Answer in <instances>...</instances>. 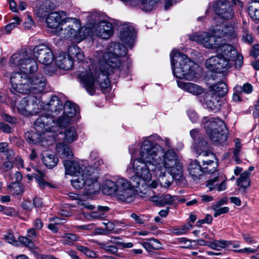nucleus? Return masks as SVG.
Wrapping results in <instances>:
<instances>
[{"label": "nucleus", "instance_id": "1", "mask_svg": "<svg viewBox=\"0 0 259 259\" xmlns=\"http://www.w3.org/2000/svg\"><path fill=\"white\" fill-rule=\"evenodd\" d=\"M176 156L173 150L166 151L161 146L152 142L151 140H144L140 148V157L132 162V167L135 174L132 178L134 186L140 188L146 185V182L152 179L151 172L163 170L164 168L172 174H177L179 168L172 169L171 165L175 163ZM179 167V165H177Z\"/></svg>", "mask_w": 259, "mask_h": 259}, {"label": "nucleus", "instance_id": "2", "mask_svg": "<svg viewBox=\"0 0 259 259\" xmlns=\"http://www.w3.org/2000/svg\"><path fill=\"white\" fill-rule=\"evenodd\" d=\"M112 46L113 50L104 53L99 60L100 69L95 72L97 77L95 78L91 70L80 71L78 75L81 83L91 95L95 93L96 79L102 89H106L110 85L109 78L110 72L116 73V76L119 74L122 67L120 57L126 55L127 49L126 47L119 43H114Z\"/></svg>", "mask_w": 259, "mask_h": 259}, {"label": "nucleus", "instance_id": "3", "mask_svg": "<svg viewBox=\"0 0 259 259\" xmlns=\"http://www.w3.org/2000/svg\"><path fill=\"white\" fill-rule=\"evenodd\" d=\"M65 174L76 177L71 181L72 186L76 190L84 189L83 193L91 196L98 193L100 184L93 171L89 170L83 164L76 161L64 160Z\"/></svg>", "mask_w": 259, "mask_h": 259}, {"label": "nucleus", "instance_id": "4", "mask_svg": "<svg viewBox=\"0 0 259 259\" xmlns=\"http://www.w3.org/2000/svg\"><path fill=\"white\" fill-rule=\"evenodd\" d=\"M170 57L172 72L176 77L187 80H193L198 77L200 69L185 54L173 50Z\"/></svg>", "mask_w": 259, "mask_h": 259}, {"label": "nucleus", "instance_id": "5", "mask_svg": "<svg viewBox=\"0 0 259 259\" xmlns=\"http://www.w3.org/2000/svg\"><path fill=\"white\" fill-rule=\"evenodd\" d=\"M216 52L217 55L206 60V68L210 71L219 73L228 70L233 65V60L237 55V50L226 44L217 49Z\"/></svg>", "mask_w": 259, "mask_h": 259}, {"label": "nucleus", "instance_id": "6", "mask_svg": "<svg viewBox=\"0 0 259 259\" xmlns=\"http://www.w3.org/2000/svg\"><path fill=\"white\" fill-rule=\"evenodd\" d=\"M134 188L136 187L134 186V184H131L126 179L116 177L104 181L102 191L107 195H116L118 200L129 203L134 199Z\"/></svg>", "mask_w": 259, "mask_h": 259}, {"label": "nucleus", "instance_id": "7", "mask_svg": "<svg viewBox=\"0 0 259 259\" xmlns=\"http://www.w3.org/2000/svg\"><path fill=\"white\" fill-rule=\"evenodd\" d=\"M63 23L62 27L56 30L55 35L76 41H80L90 35L89 29L85 28L82 32L80 22L75 18H67Z\"/></svg>", "mask_w": 259, "mask_h": 259}, {"label": "nucleus", "instance_id": "8", "mask_svg": "<svg viewBox=\"0 0 259 259\" xmlns=\"http://www.w3.org/2000/svg\"><path fill=\"white\" fill-rule=\"evenodd\" d=\"M205 131L215 144L224 143L228 138V130L224 122L219 118H212L204 124Z\"/></svg>", "mask_w": 259, "mask_h": 259}, {"label": "nucleus", "instance_id": "9", "mask_svg": "<svg viewBox=\"0 0 259 259\" xmlns=\"http://www.w3.org/2000/svg\"><path fill=\"white\" fill-rule=\"evenodd\" d=\"M53 120L51 117L46 116H39L34 122V131L27 132L25 133V138L30 144H36L40 142L41 138V134L45 132L54 131V126L52 125Z\"/></svg>", "mask_w": 259, "mask_h": 259}, {"label": "nucleus", "instance_id": "10", "mask_svg": "<svg viewBox=\"0 0 259 259\" xmlns=\"http://www.w3.org/2000/svg\"><path fill=\"white\" fill-rule=\"evenodd\" d=\"M89 17L91 23H93L90 28V32L93 36L106 39L112 35L113 29L112 24L103 19L101 15L98 13H93Z\"/></svg>", "mask_w": 259, "mask_h": 259}, {"label": "nucleus", "instance_id": "11", "mask_svg": "<svg viewBox=\"0 0 259 259\" xmlns=\"http://www.w3.org/2000/svg\"><path fill=\"white\" fill-rule=\"evenodd\" d=\"M190 38L191 40L209 49H215L217 50L221 45L226 44L225 39L221 38L220 37H218L217 35H215L213 29L212 30V33L206 32L195 33Z\"/></svg>", "mask_w": 259, "mask_h": 259}, {"label": "nucleus", "instance_id": "12", "mask_svg": "<svg viewBox=\"0 0 259 259\" xmlns=\"http://www.w3.org/2000/svg\"><path fill=\"white\" fill-rule=\"evenodd\" d=\"M173 153L176 156L175 159V163L172 164L171 167L172 169H175L179 168L177 167V165L179 164L180 169L179 174H177V172H176L177 174H172L170 171L168 170L165 168L164 170H163V172L161 170H156L155 172H156V175L158 176V180L161 186L165 188H168L171 186L173 182L174 178L179 179L181 178L183 175V163L180 157L174 150Z\"/></svg>", "mask_w": 259, "mask_h": 259}, {"label": "nucleus", "instance_id": "13", "mask_svg": "<svg viewBox=\"0 0 259 259\" xmlns=\"http://www.w3.org/2000/svg\"><path fill=\"white\" fill-rule=\"evenodd\" d=\"M44 103L36 96H28L22 99L17 105L18 111L25 116L35 114L44 110Z\"/></svg>", "mask_w": 259, "mask_h": 259}, {"label": "nucleus", "instance_id": "14", "mask_svg": "<svg viewBox=\"0 0 259 259\" xmlns=\"http://www.w3.org/2000/svg\"><path fill=\"white\" fill-rule=\"evenodd\" d=\"M11 61L20 68L21 72H19L21 73H32L36 71L38 69L36 62L30 59L25 52L14 54L11 57Z\"/></svg>", "mask_w": 259, "mask_h": 259}, {"label": "nucleus", "instance_id": "15", "mask_svg": "<svg viewBox=\"0 0 259 259\" xmlns=\"http://www.w3.org/2000/svg\"><path fill=\"white\" fill-rule=\"evenodd\" d=\"M10 81L12 89L16 92L22 94L31 93L30 78L27 74L19 72H13Z\"/></svg>", "mask_w": 259, "mask_h": 259}, {"label": "nucleus", "instance_id": "16", "mask_svg": "<svg viewBox=\"0 0 259 259\" xmlns=\"http://www.w3.org/2000/svg\"><path fill=\"white\" fill-rule=\"evenodd\" d=\"M207 143L204 141L202 140L198 143V147H194V149L195 150L196 154L199 156H204L205 157L209 156L211 159L205 158L202 159L203 165L204 166V169L206 172L209 173H213L216 170V163L214 162L213 159H215L214 155L210 152L202 150L200 147H205Z\"/></svg>", "mask_w": 259, "mask_h": 259}, {"label": "nucleus", "instance_id": "17", "mask_svg": "<svg viewBox=\"0 0 259 259\" xmlns=\"http://www.w3.org/2000/svg\"><path fill=\"white\" fill-rule=\"evenodd\" d=\"M215 13L221 18L226 20L232 19L235 15L231 4L226 0H219L214 5Z\"/></svg>", "mask_w": 259, "mask_h": 259}, {"label": "nucleus", "instance_id": "18", "mask_svg": "<svg viewBox=\"0 0 259 259\" xmlns=\"http://www.w3.org/2000/svg\"><path fill=\"white\" fill-rule=\"evenodd\" d=\"M33 55L37 61L45 65L51 64L54 56L51 50L45 45H39L33 49Z\"/></svg>", "mask_w": 259, "mask_h": 259}, {"label": "nucleus", "instance_id": "19", "mask_svg": "<svg viewBox=\"0 0 259 259\" xmlns=\"http://www.w3.org/2000/svg\"><path fill=\"white\" fill-rule=\"evenodd\" d=\"M66 13L63 11L54 12L50 13L47 17L46 22L47 26L53 29V32L56 34L58 30L64 24L66 20Z\"/></svg>", "mask_w": 259, "mask_h": 259}, {"label": "nucleus", "instance_id": "20", "mask_svg": "<svg viewBox=\"0 0 259 259\" xmlns=\"http://www.w3.org/2000/svg\"><path fill=\"white\" fill-rule=\"evenodd\" d=\"M119 37L121 41L126 47L132 48L135 42L136 32L134 28L125 24L120 27Z\"/></svg>", "mask_w": 259, "mask_h": 259}, {"label": "nucleus", "instance_id": "21", "mask_svg": "<svg viewBox=\"0 0 259 259\" xmlns=\"http://www.w3.org/2000/svg\"><path fill=\"white\" fill-rule=\"evenodd\" d=\"M63 105L62 101L56 96L52 97L49 102L46 103L44 106V110L48 112L47 115H43L51 117L53 119V117L57 116L62 111Z\"/></svg>", "mask_w": 259, "mask_h": 259}, {"label": "nucleus", "instance_id": "22", "mask_svg": "<svg viewBox=\"0 0 259 259\" xmlns=\"http://www.w3.org/2000/svg\"><path fill=\"white\" fill-rule=\"evenodd\" d=\"M31 93L39 94L42 92L46 86V79L40 74L35 75L30 78Z\"/></svg>", "mask_w": 259, "mask_h": 259}, {"label": "nucleus", "instance_id": "23", "mask_svg": "<svg viewBox=\"0 0 259 259\" xmlns=\"http://www.w3.org/2000/svg\"><path fill=\"white\" fill-rule=\"evenodd\" d=\"M213 31L215 35H217L218 37L221 38L226 37L232 39L237 36L235 28L231 25H217L213 28Z\"/></svg>", "mask_w": 259, "mask_h": 259}, {"label": "nucleus", "instance_id": "24", "mask_svg": "<svg viewBox=\"0 0 259 259\" xmlns=\"http://www.w3.org/2000/svg\"><path fill=\"white\" fill-rule=\"evenodd\" d=\"M178 86L183 91L195 96L202 94L204 89L200 85L192 82H186L183 81H177Z\"/></svg>", "mask_w": 259, "mask_h": 259}, {"label": "nucleus", "instance_id": "25", "mask_svg": "<svg viewBox=\"0 0 259 259\" xmlns=\"http://www.w3.org/2000/svg\"><path fill=\"white\" fill-rule=\"evenodd\" d=\"M177 197L171 196L169 194L161 195H154L150 197L149 200L159 206L171 204L176 200Z\"/></svg>", "mask_w": 259, "mask_h": 259}, {"label": "nucleus", "instance_id": "26", "mask_svg": "<svg viewBox=\"0 0 259 259\" xmlns=\"http://www.w3.org/2000/svg\"><path fill=\"white\" fill-rule=\"evenodd\" d=\"M57 65L61 69L64 70H69L73 65V62L72 57L66 55L65 53L61 52L56 58Z\"/></svg>", "mask_w": 259, "mask_h": 259}, {"label": "nucleus", "instance_id": "27", "mask_svg": "<svg viewBox=\"0 0 259 259\" xmlns=\"http://www.w3.org/2000/svg\"><path fill=\"white\" fill-rule=\"evenodd\" d=\"M56 150L60 157L64 160L71 159L73 154L69 145L64 143H60L56 145Z\"/></svg>", "mask_w": 259, "mask_h": 259}, {"label": "nucleus", "instance_id": "28", "mask_svg": "<svg viewBox=\"0 0 259 259\" xmlns=\"http://www.w3.org/2000/svg\"><path fill=\"white\" fill-rule=\"evenodd\" d=\"M188 171L191 177L195 181L199 180L203 174L202 168L199 163L196 160H192L190 162Z\"/></svg>", "mask_w": 259, "mask_h": 259}, {"label": "nucleus", "instance_id": "29", "mask_svg": "<svg viewBox=\"0 0 259 259\" xmlns=\"http://www.w3.org/2000/svg\"><path fill=\"white\" fill-rule=\"evenodd\" d=\"M149 182H146V185L144 187L141 186L140 188H137L139 189L138 191H139V193H141L140 196L143 198L149 197V199L151 194L154 193L150 188L155 189L158 186V183L156 180H153L150 183Z\"/></svg>", "mask_w": 259, "mask_h": 259}, {"label": "nucleus", "instance_id": "30", "mask_svg": "<svg viewBox=\"0 0 259 259\" xmlns=\"http://www.w3.org/2000/svg\"><path fill=\"white\" fill-rule=\"evenodd\" d=\"M219 178L215 177L214 178L207 181L206 186L210 191L217 190L222 191L226 189V183L225 180L222 181L220 184L218 183Z\"/></svg>", "mask_w": 259, "mask_h": 259}, {"label": "nucleus", "instance_id": "31", "mask_svg": "<svg viewBox=\"0 0 259 259\" xmlns=\"http://www.w3.org/2000/svg\"><path fill=\"white\" fill-rule=\"evenodd\" d=\"M42 162L49 168L55 166L58 161V158L53 153L46 151L42 153Z\"/></svg>", "mask_w": 259, "mask_h": 259}, {"label": "nucleus", "instance_id": "32", "mask_svg": "<svg viewBox=\"0 0 259 259\" xmlns=\"http://www.w3.org/2000/svg\"><path fill=\"white\" fill-rule=\"evenodd\" d=\"M250 176L246 173V172H243L241 174L236 180V183L237 186L239 187V190L245 192L246 190L250 187Z\"/></svg>", "mask_w": 259, "mask_h": 259}, {"label": "nucleus", "instance_id": "33", "mask_svg": "<svg viewBox=\"0 0 259 259\" xmlns=\"http://www.w3.org/2000/svg\"><path fill=\"white\" fill-rule=\"evenodd\" d=\"M69 55L72 58H76L78 62H82L84 59V55L80 49L76 45H73L69 47L68 49Z\"/></svg>", "mask_w": 259, "mask_h": 259}, {"label": "nucleus", "instance_id": "34", "mask_svg": "<svg viewBox=\"0 0 259 259\" xmlns=\"http://www.w3.org/2000/svg\"><path fill=\"white\" fill-rule=\"evenodd\" d=\"M73 118L69 117L66 115H65L63 113V115L58 118L57 119L56 122H54V119L52 125H54V131H51V132H56V128L57 127V126L59 127H65L67 126L68 125L71 124L73 121Z\"/></svg>", "mask_w": 259, "mask_h": 259}, {"label": "nucleus", "instance_id": "35", "mask_svg": "<svg viewBox=\"0 0 259 259\" xmlns=\"http://www.w3.org/2000/svg\"><path fill=\"white\" fill-rule=\"evenodd\" d=\"M143 247L148 251H151L152 249L157 250L161 248L160 242L156 239H151L147 241L141 243Z\"/></svg>", "mask_w": 259, "mask_h": 259}, {"label": "nucleus", "instance_id": "36", "mask_svg": "<svg viewBox=\"0 0 259 259\" xmlns=\"http://www.w3.org/2000/svg\"><path fill=\"white\" fill-rule=\"evenodd\" d=\"M248 9L250 17L259 21V2L255 1L249 3Z\"/></svg>", "mask_w": 259, "mask_h": 259}, {"label": "nucleus", "instance_id": "37", "mask_svg": "<svg viewBox=\"0 0 259 259\" xmlns=\"http://www.w3.org/2000/svg\"><path fill=\"white\" fill-rule=\"evenodd\" d=\"M61 243L65 245L71 246L79 240V237L73 233H65L61 236Z\"/></svg>", "mask_w": 259, "mask_h": 259}, {"label": "nucleus", "instance_id": "38", "mask_svg": "<svg viewBox=\"0 0 259 259\" xmlns=\"http://www.w3.org/2000/svg\"><path fill=\"white\" fill-rule=\"evenodd\" d=\"M211 89L219 96H224L228 92L227 85L223 82H218L211 85Z\"/></svg>", "mask_w": 259, "mask_h": 259}, {"label": "nucleus", "instance_id": "39", "mask_svg": "<svg viewBox=\"0 0 259 259\" xmlns=\"http://www.w3.org/2000/svg\"><path fill=\"white\" fill-rule=\"evenodd\" d=\"M76 107L74 103L67 101L63 106V114L69 117L73 118L76 112Z\"/></svg>", "mask_w": 259, "mask_h": 259}, {"label": "nucleus", "instance_id": "40", "mask_svg": "<svg viewBox=\"0 0 259 259\" xmlns=\"http://www.w3.org/2000/svg\"><path fill=\"white\" fill-rule=\"evenodd\" d=\"M77 135L76 130L73 127H70L67 128L64 132V142L68 143H71L76 140Z\"/></svg>", "mask_w": 259, "mask_h": 259}, {"label": "nucleus", "instance_id": "41", "mask_svg": "<svg viewBox=\"0 0 259 259\" xmlns=\"http://www.w3.org/2000/svg\"><path fill=\"white\" fill-rule=\"evenodd\" d=\"M161 0H142L141 9L144 11H150L156 6Z\"/></svg>", "mask_w": 259, "mask_h": 259}, {"label": "nucleus", "instance_id": "42", "mask_svg": "<svg viewBox=\"0 0 259 259\" xmlns=\"http://www.w3.org/2000/svg\"><path fill=\"white\" fill-rule=\"evenodd\" d=\"M229 244L227 241L215 240L213 242L209 243L208 246L212 249L220 250L222 248L227 247Z\"/></svg>", "mask_w": 259, "mask_h": 259}, {"label": "nucleus", "instance_id": "43", "mask_svg": "<svg viewBox=\"0 0 259 259\" xmlns=\"http://www.w3.org/2000/svg\"><path fill=\"white\" fill-rule=\"evenodd\" d=\"M109 210V208L107 206H98L97 210L92 211L91 215L94 220L101 219L105 215V213Z\"/></svg>", "mask_w": 259, "mask_h": 259}, {"label": "nucleus", "instance_id": "44", "mask_svg": "<svg viewBox=\"0 0 259 259\" xmlns=\"http://www.w3.org/2000/svg\"><path fill=\"white\" fill-rule=\"evenodd\" d=\"M235 92L237 93H244L245 94H249L252 93L253 91L252 85L249 83H245L242 86L236 85L234 88Z\"/></svg>", "mask_w": 259, "mask_h": 259}, {"label": "nucleus", "instance_id": "45", "mask_svg": "<svg viewBox=\"0 0 259 259\" xmlns=\"http://www.w3.org/2000/svg\"><path fill=\"white\" fill-rule=\"evenodd\" d=\"M76 248L79 251L82 252L84 254L91 258L96 257V253L94 251L90 250L88 247L81 245L77 244L75 246Z\"/></svg>", "mask_w": 259, "mask_h": 259}, {"label": "nucleus", "instance_id": "46", "mask_svg": "<svg viewBox=\"0 0 259 259\" xmlns=\"http://www.w3.org/2000/svg\"><path fill=\"white\" fill-rule=\"evenodd\" d=\"M38 172L40 174V177H35V179L37 180L38 184L41 189H44L46 187H49L50 188L54 187V185H53L52 184L47 182L42 179V178L44 177L45 175L44 172L40 171H39Z\"/></svg>", "mask_w": 259, "mask_h": 259}, {"label": "nucleus", "instance_id": "47", "mask_svg": "<svg viewBox=\"0 0 259 259\" xmlns=\"http://www.w3.org/2000/svg\"><path fill=\"white\" fill-rule=\"evenodd\" d=\"M4 239L7 243L12 244L14 246H17L18 245V241L11 232H9L5 235Z\"/></svg>", "mask_w": 259, "mask_h": 259}, {"label": "nucleus", "instance_id": "48", "mask_svg": "<svg viewBox=\"0 0 259 259\" xmlns=\"http://www.w3.org/2000/svg\"><path fill=\"white\" fill-rule=\"evenodd\" d=\"M211 208L214 211L213 216L215 218L222 214L227 213L229 210V208L227 206L219 207L215 206H212Z\"/></svg>", "mask_w": 259, "mask_h": 259}, {"label": "nucleus", "instance_id": "49", "mask_svg": "<svg viewBox=\"0 0 259 259\" xmlns=\"http://www.w3.org/2000/svg\"><path fill=\"white\" fill-rule=\"evenodd\" d=\"M99 245L101 248L112 254L116 253L118 250L117 247L114 245H108L104 243H100Z\"/></svg>", "mask_w": 259, "mask_h": 259}, {"label": "nucleus", "instance_id": "50", "mask_svg": "<svg viewBox=\"0 0 259 259\" xmlns=\"http://www.w3.org/2000/svg\"><path fill=\"white\" fill-rule=\"evenodd\" d=\"M19 241L23 244L24 246L28 248L33 249L35 248V245L33 242L29 238L26 237H21L19 238Z\"/></svg>", "mask_w": 259, "mask_h": 259}, {"label": "nucleus", "instance_id": "51", "mask_svg": "<svg viewBox=\"0 0 259 259\" xmlns=\"http://www.w3.org/2000/svg\"><path fill=\"white\" fill-rule=\"evenodd\" d=\"M20 19L17 17H15L14 19V22L10 23L6 26L5 30L6 31L7 33H10L13 28H14L15 27H16L18 25L20 24Z\"/></svg>", "mask_w": 259, "mask_h": 259}, {"label": "nucleus", "instance_id": "52", "mask_svg": "<svg viewBox=\"0 0 259 259\" xmlns=\"http://www.w3.org/2000/svg\"><path fill=\"white\" fill-rule=\"evenodd\" d=\"M242 38L244 41L248 43H252L253 41V38L251 34L249 33L247 29L245 28L243 30Z\"/></svg>", "mask_w": 259, "mask_h": 259}, {"label": "nucleus", "instance_id": "53", "mask_svg": "<svg viewBox=\"0 0 259 259\" xmlns=\"http://www.w3.org/2000/svg\"><path fill=\"white\" fill-rule=\"evenodd\" d=\"M243 62V57L242 55H240L237 52V55L235 57V59L233 60V65H235L236 68H240Z\"/></svg>", "mask_w": 259, "mask_h": 259}, {"label": "nucleus", "instance_id": "54", "mask_svg": "<svg viewBox=\"0 0 259 259\" xmlns=\"http://www.w3.org/2000/svg\"><path fill=\"white\" fill-rule=\"evenodd\" d=\"M216 99V98L214 97H211L210 100L206 101V104L207 108H209L211 110H213L215 108H217L218 106L220 105L219 102L214 103V100Z\"/></svg>", "mask_w": 259, "mask_h": 259}, {"label": "nucleus", "instance_id": "55", "mask_svg": "<svg viewBox=\"0 0 259 259\" xmlns=\"http://www.w3.org/2000/svg\"><path fill=\"white\" fill-rule=\"evenodd\" d=\"M3 213L9 216H15L17 215V212L15 210L11 207H4Z\"/></svg>", "mask_w": 259, "mask_h": 259}, {"label": "nucleus", "instance_id": "56", "mask_svg": "<svg viewBox=\"0 0 259 259\" xmlns=\"http://www.w3.org/2000/svg\"><path fill=\"white\" fill-rule=\"evenodd\" d=\"M188 116L192 122H195L198 117L196 112L193 110H189L187 112Z\"/></svg>", "mask_w": 259, "mask_h": 259}, {"label": "nucleus", "instance_id": "57", "mask_svg": "<svg viewBox=\"0 0 259 259\" xmlns=\"http://www.w3.org/2000/svg\"><path fill=\"white\" fill-rule=\"evenodd\" d=\"M36 11H37V14L39 17H42L44 15H45V13L47 12V6L46 5L42 4Z\"/></svg>", "mask_w": 259, "mask_h": 259}, {"label": "nucleus", "instance_id": "58", "mask_svg": "<svg viewBox=\"0 0 259 259\" xmlns=\"http://www.w3.org/2000/svg\"><path fill=\"white\" fill-rule=\"evenodd\" d=\"M0 129L6 133H10L12 132V127L8 124L2 122H0Z\"/></svg>", "mask_w": 259, "mask_h": 259}, {"label": "nucleus", "instance_id": "59", "mask_svg": "<svg viewBox=\"0 0 259 259\" xmlns=\"http://www.w3.org/2000/svg\"><path fill=\"white\" fill-rule=\"evenodd\" d=\"M131 217L137 223L139 224H143L144 223V220L142 218L140 215H138L135 213H133L131 214Z\"/></svg>", "mask_w": 259, "mask_h": 259}, {"label": "nucleus", "instance_id": "60", "mask_svg": "<svg viewBox=\"0 0 259 259\" xmlns=\"http://www.w3.org/2000/svg\"><path fill=\"white\" fill-rule=\"evenodd\" d=\"M172 233L177 235H180L186 234L185 229H184L182 226L179 228H174L172 229Z\"/></svg>", "mask_w": 259, "mask_h": 259}, {"label": "nucleus", "instance_id": "61", "mask_svg": "<svg viewBox=\"0 0 259 259\" xmlns=\"http://www.w3.org/2000/svg\"><path fill=\"white\" fill-rule=\"evenodd\" d=\"M179 242L184 245L185 248H188L191 245V241L186 238H182L179 239Z\"/></svg>", "mask_w": 259, "mask_h": 259}, {"label": "nucleus", "instance_id": "62", "mask_svg": "<svg viewBox=\"0 0 259 259\" xmlns=\"http://www.w3.org/2000/svg\"><path fill=\"white\" fill-rule=\"evenodd\" d=\"M14 190L16 195H19L24 191V187L23 185L18 184L14 188Z\"/></svg>", "mask_w": 259, "mask_h": 259}, {"label": "nucleus", "instance_id": "63", "mask_svg": "<svg viewBox=\"0 0 259 259\" xmlns=\"http://www.w3.org/2000/svg\"><path fill=\"white\" fill-rule=\"evenodd\" d=\"M33 225L36 229L38 230H40L42 228L44 225L41 220L39 219H36L34 221Z\"/></svg>", "mask_w": 259, "mask_h": 259}, {"label": "nucleus", "instance_id": "64", "mask_svg": "<svg viewBox=\"0 0 259 259\" xmlns=\"http://www.w3.org/2000/svg\"><path fill=\"white\" fill-rule=\"evenodd\" d=\"M250 55L253 57H257L259 56V45H254L250 51Z\"/></svg>", "mask_w": 259, "mask_h": 259}]
</instances>
